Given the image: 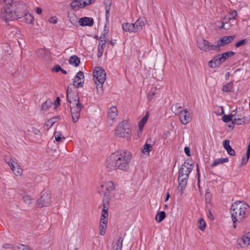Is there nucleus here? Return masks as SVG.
<instances>
[{"instance_id":"obj_1","label":"nucleus","mask_w":250,"mask_h":250,"mask_svg":"<svg viewBox=\"0 0 250 250\" xmlns=\"http://www.w3.org/2000/svg\"><path fill=\"white\" fill-rule=\"evenodd\" d=\"M131 159L132 154L129 151H116L108 157L106 167L109 171L117 169L126 170L129 168Z\"/></svg>"},{"instance_id":"obj_2","label":"nucleus","mask_w":250,"mask_h":250,"mask_svg":"<svg viewBox=\"0 0 250 250\" xmlns=\"http://www.w3.org/2000/svg\"><path fill=\"white\" fill-rule=\"evenodd\" d=\"M230 211L234 224L236 222H241L249 216L250 213V207L244 202L236 201L232 204Z\"/></svg>"},{"instance_id":"obj_3","label":"nucleus","mask_w":250,"mask_h":250,"mask_svg":"<svg viewBox=\"0 0 250 250\" xmlns=\"http://www.w3.org/2000/svg\"><path fill=\"white\" fill-rule=\"evenodd\" d=\"M70 86L67 90V98L70 103L71 115L73 123H77L80 117L81 112L83 108V105L80 101L77 94L70 91Z\"/></svg>"},{"instance_id":"obj_4","label":"nucleus","mask_w":250,"mask_h":250,"mask_svg":"<svg viewBox=\"0 0 250 250\" xmlns=\"http://www.w3.org/2000/svg\"><path fill=\"white\" fill-rule=\"evenodd\" d=\"M131 130L130 128V124L126 120H124L117 126L115 135L120 138H124L128 140L131 138Z\"/></svg>"},{"instance_id":"obj_5","label":"nucleus","mask_w":250,"mask_h":250,"mask_svg":"<svg viewBox=\"0 0 250 250\" xmlns=\"http://www.w3.org/2000/svg\"><path fill=\"white\" fill-rule=\"evenodd\" d=\"M20 10L15 11L10 7L4 8L1 13V17L6 21H12L21 17Z\"/></svg>"},{"instance_id":"obj_6","label":"nucleus","mask_w":250,"mask_h":250,"mask_svg":"<svg viewBox=\"0 0 250 250\" xmlns=\"http://www.w3.org/2000/svg\"><path fill=\"white\" fill-rule=\"evenodd\" d=\"M93 75L95 83L102 87L106 80V73L104 69L99 66L95 67L93 69Z\"/></svg>"},{"instance_id":"obj_7","label":"nucleus","mask_w":250,"mask_h":250,"mask_svg":"<svg viewBox=\"0 0 250 250\" xmlns=\"http://www.w3.org/2000/svg\"><path fill=\"white\" fill-rule=\"evenodd\" d=\"M4 160L10 167L14 174L17 176L22 175V169L16 161L10 157H6Z\"/></svg>"},{"instance_id":"obj_8","label":"nucleus","mask_w":250,"mask_h":250,"mask_svg":"<svg viewBox=\"0 0 250 250\" xmlns=\"http://www.w3.org/2000/svg\"><path fill=\"white\" fill-rule=\"evenodd\" d=\"M198 47L201 50L205 52L210 51H215V46L214 44H211L208 41L201 38L198 40L197 42Z\"/></svg>"},{"instance_id":"obj_9","label":"nucleus","mask_w":250,"mask_h":250,"mask_svg":"<svg viewBox=\"0 0 250 250\" xmlns=\"http://www.w3.org/2000/svg\"><path fill=\"white\" fill-rule=\"evenodd\" d=\"M92 2V0H72L70 3V7L72 9L77 11L89 5Z\"/></svg>"},{"instance_id":"obj_10","label":"nucleus","mask_w":250,"mask_h":250,"mask_svg":"<svg viewBox=\"0 0 250 250\" xmlns=\"http://www.w3.org/2000/svg\"><path fill=\"white\" fill-rule=\"evenodd\" d=\"M101 191L104 196L107 197L110 196V193L115 188L114 184L110 180L104 181L101 185Z\"/></svg>"},{"instance_id":"obj_11","label":"nucleus","mask_w":250,"mask_h":250,"mask_svg":"<svg viewBox=\"0 0 250 250\" xmlns=\"http://www.w3.org/2000/svg\"><path fill=\"white\" fill-rule=\"evenodd\" d=\"M193 168V164L186 162L181 166L179 170V175L184 177H188Z\"/></svg>"},{"instance_id":"obj_12","label":"nucleus","mask_w":250,"mask_h":250,"mask_svg":"<svg viewBox=\"0 0 250 250\" xmlns=\"http://www.w3.org/2000/svg\"><path fill=\"white\" fill-rule=\"evenodd\" d=\"M235 39L234 36H224L217 41L215 46V51L218 50L220 47H223L230 42H232Z\"/></svg>"},{"instance_id":"obj_13","label":"nucleus","mask_w":250,"mask_h":250,"mask_svg":"<svg viewBox=\"0 0 250 250\" xmlns=\"http://www.w3.org/2000/svg\"><path fill=\"white\" fill-rule=\"evenodd\" d=\"M51 203V197L50 194L48 192L43 193L41 198L38 200V206L39 207H47Z\"/></svg>"},{"instance_id":"obj_14","label":"nucleus","mask_w":250,"mask_h":250,"mask_svg":"<svg viewBox=\"0 0 250 250\" xmlns=\"http://www.w3.org/2000/svg\"><path fill=\"white\" fill-rule=\"evenodd\" d=\"M84 81V74L82 71H80L74 79L73 85L75 88L82 87L83 86Z\"/></svg>"},{"instance_id":"obj_15","label":"nucleus","mask_w":250,"mask_h":250,"mask_svg":"<svg viewBox=\"0 0 250 250\" xmlns=\"http://www.w3.org/2000/svg\"><path fill=\"white\" fill-rule=\"evenodd\" d=\"M180 116L181 123L184 125H186L191 121L189 110L186 109L185 110H181L176 112Z\"/></svg>"},{"instance_id":"obj_16","label":"nucleus","mask_w":250,"mask_h":250,"mask_svg":"<svg viewBox=\"0 0 250 250\" xmlns=\"http://www.w3.org/2000/svg\"><path fill=\"white\" fill-rule=\"evenodd\" d=\"M105 34H102L99 40V45H98V57H101L104 52V50L105 47V43H106V39L105 37Z\"/></svg>"},{"instance_id":"obj_17","label":"nucleus","mask_w":250,"mask_h":250,"mask_svg":"<svg viewBox=\"0 0 250 250\" xmlns=\"http://www.w3.org/2000/svg\"><path fill=\"white\" fill-rule=\"evenodd\" d=\"M146 22V20L145 18L140 17L134 23H133L136 33L142 30L145 26Z\"/></svg>"},{"instance_id":"obj_18","label":"nucleus","mask_w":250,"mask_h":250,"mask_svg":"<svg viewBox=\"0 0 250 250\" xmlns=\"http://www.w3.org/2000/svg\"><path fill=\"white\" fill-rule=\"evenodd\" d=\"M233 124L236 125H245L247 124L250 120L249 119L246 117H241L239 115L233 114Z\"/></svg>"},{"instance_id":"obj_19","label":"nucleus","mask_w":250,"mask_h":250,"mask_svg":"<svg viewBox=\"0 0 250 250\" xmlns=\"http://www.w3.org/2000/svg\"><path fill=\"white\" fill-rule=\"evenodd\" d=\"M188 177H184L183 176L179 175L178 182L179 186L178 187V190L180 191L181 193L182 194L187 184Z\"/></svg>"},{"instance_id":"obj_20","label":"nucleus","mask_w":250,"mask_h":250,"mask_svg":"<svg viewBox=\"0 0 250 250\" xmlns=\"http://www.w3.org/2000/svg\"><path fill=\"white\" fill-rule=\"evenodd\" d=\"M223 62L220 55L213 57L211 60L208 62V66L211 68H216L221 65Z\"/></svg>"},{"instance_id":"obj_21","label":"nucleus","mask_w":250,"mask_h":250,"mask_svg":"<svg viewBox=\"0 0 250 250\" xmlns=\"http://www.w3.org/2000/svg\"><path fill=\"white\" fill-rule=\"evenodd\" d=\"M118 113V109L115 106H112L109 108L107 111V119L110 120H115Z\"/></svg>"},{"instance_id":"obj_22","label":"nucleus","mask_w":250,"mask_h":250,"mask_svg":"<svg viewBox=\"0 0 250 250\" xmlns=\"http://www.w3.org/2000/svg\"><path fill=\"white\" fill-rule=\"evenodd\" d=\"M79 22L82 26H91L94 24V21L92 18L85 17L80 18Z\"/></svg>"},{"instance_id":"obj_23","label":"nucleus","mask_w":250,"mask_h":250,"mask_svg":"<svg viewBox=\"0 0 250 250\" xmlns=\"http://www.w3.org/2000/svg\"><path fill=\"white\" fill-rule=\"evenodd\" d=\"M122 28L125 32L136 33L134 24L133 23L128 22L124 23L122 24Z\"/></svg>"},{"instance_id":"obj_24","label":"nucleus","mask_w":250,"mask_h":250,"mask_svg":"<svg viewBox=\"0 0 250 250\" xmlns=\"http://www.w3.org/2000/svg\"><path fill=\"white\" fill-rule=\"evenodd\" d=\"M150 142L151 139H148L146 140V144L144 145L142 152L144 154L149 155V152L151 150L153 146L152 144H150Z\"/></svg>"},{"instance_id":"obj_25","label":"nucleus","mask_w":250,"mask_h":250,"mask_svg":"<svg viewBox=\"0 0 250 250\" xmlns=\"http://www.w3.org/2000/svg\"><path fill=\"white\" fill-rule=\"evenodd\" d=\"M160 90L159 88L156 87H153L151 88L147 94V99L150 102L151 101L155 95H156L159 93Z\"/></svg>"},{"instance_id":"obj_26","label":"nucleus","mask_w":250,"mask_h":250,"mask_svg":"<svg viewBox=\"0 0 250 250\" xmlns=\"http://www.w3.org/2000/svg\"><path fill=\"white\" fill-rule=\"evenodd\" d=\"M69 63L74 67H77L80 63V60L77 56L73 55L69 59Z\"/></svg>"},{"instance_id":"obj_27","label":"nucleus","mask_w":250,"mask_h":250,"mask_svg":"<svg viewBox=\"0 0 250 250\" xmlns=\"http://www.w3.org/2000/svg\"><path fill=\"white\" fill-rule=\"evenodd\" d=\"M123 238L119 237L117 241L113 244L111 250H122Z\"/></svg>"},{"instance_id":"obj_28","label":"nucleus","mask_w":250,"mask_h":250,"mask_svg":"<svg viewBox=\"0 0 250 250\" xmlns=\"http://www.w3.org/2000/svg\"><path fill=\"white\" fill-rule=\"evenodd\" d=\"M149 113L147 112L146 115L141 119V120L139 122L138 126L139 128V130L140 132L142 131L143 129L144 126L146 124L148 117H149Z\"/></svg>"},{"instance_id":"obj_29","label":"nucleus","mask_w":250,"mask_h":250,"mask_svg":"<svg viewBox=\"0 0 250 250\" xmlns=\"http://www.w3.org/2000/svg\"><path fill=\"white\" fill-rule=\"evenodd\" d=\"M228 161H229V159L228 158L216 159L213 161L212 164L211 165V167H214L219 165L225 163H227Z\"/></svg>"},{"instance_id":"obj_30","label":"nucleus","mask_w":250,"mask_h":250,"mask_svg":"<svg viewBox=\"0 0 250 250\" xmlns=\"http://www.w3.org/2000/svg\"><path fill=\"white\" fill-rule=\"evenodd\" d=\"M55 140L58 143H61L64 141L65 138L63 137L62 133L60 131H56L54 134Z\"/></svg>"},{"instance_id":"obj_31","label":"nucleus","mask_w":250,"mask_h":250,"mask_svg":"<svg viewBox=\"0 0 250 250\" xmlns=\"http://www.w3.org/2000/svg\"><path fill=\"white\" fill-rule=\"evenodd\" d=\"M24 16L25 20L26 23L29 24H32L34 22V17L33 16L29 13L25 12L24 13Z\"/></svg>"},{"instance_id":"obj_32","label":"nucleus","mask_w":250,"mask_h":250,"mask_svg":"<svg viewBox=\"0 0 250 250\" xmlns=\"http://www.w3.org/2000/svg\"><path fill=\"white\" fill-rule=\"evenodd\" d=\"M166 217V213L164 211L158 212L155 216V220L158 223L162 222Z\"/></svg>"},{"instance_id":"obj_33","label":"nucleus","mask_w":250,"mask_h":250,"mask_svg":"<svg viewBox=\"0 0 250 250\" xmlns=\"http://www.w3.org/2000/svg\"><path fill=\"white\" fill-rule=\"evenodd\" d=\"M233 87V83H229L224 85L222 88L224 92H230L232 91Z\"/></svg>"},{"instance_id":"obj_34","label":"nucleus","mask_w":250,"mask_h":250,"mask_svg":"<svg viewBox=\"0 0 250 250\" xmlns=\"http://www.w3.org/2000/svg\"><path fill=\"white\" fill-rule=\"evenodd\" d=\"M243 244L246 245H250V231L246 233L241 238Z\"/></svg>"},{"instance_id":"obj_35","label":"nucleus","mask_w":250,"mask_h":250,"mask_svg":"<svg viewBox=\"0 0 250 250\" xmlns=\"http://www.w3.org/2000/svg\"><path fill=\"white\" fill-rule=\"evenodd\" d=\"M234 54V52L232 51H229L227 52L224 53L222 54H220L222 60H223V62H224L227 59L229 58L231 56H233Z\"/></svg>"},{"instance_id":"obj_36","label":"nucleus","mask_w":250,"mask_h":250,"mask_svg":"<svg viewBox=\"0 0 250 250\" xmlns=\"http://www.w3.org/2000/svg\"><path fill=\"white\" fill-rule=\"evenodd\" d=\"M13 250H32L29 247L21 244L18 246H14Z\"/></svg>"},{"instance_id":"obj_37","label":"nucleus","mask_w":250,"mask_h":250,"mask_svg":"<svg viewBox=\"0 0 250 250\" xmlns=\"http://www.w3.org/2000/svg\"><path fill=\"white\" fill-rule=\"evenodd\" d=\"M233 114H231L230 115H225L222 117V120L223 122L225 123H228L230 121H232L233 122Z\"/></svg>"},{"instance_id":"obj_38","label":"nucleus","mask_w":250,"mask_h":250,"mask_svg":"<svg viewBox=\"0 0 250 250\" xmlns=\"http://www.w3.org/2000/svg\"><path fill=\"white\" fill-rule=\"evenodd\" d=\"M53 104V103L50 100H48L46 101L42 105V110H46L48 108L50 107L52 104Z\"/></svg>"},{"instance_id":"obj_39","label":"nucleus","mask_w":250,"mask_h":250,"mask_svg":"<svg viewBox=\"0 0 250 250\" xmlns=\"http://www.w3.org/2000/svg\"><path fill=\"white\" fill-rule=\"evenodd\" d=\"M47 53V51L44 49L41 48L38 50L37 51V54L38 57L41 58H43L45 56Z\"/></svg>"},{"instance_id":"obj_40","label":"nucleus","mask_w":250,"mask_h":250,"mask_svg":"<svg viewBox=\"0 0 250 250\" xmlns=\"http://www.w3.org/2000/svg\"><path fill=\"white\" fill-rule=\"evenodd\" d=\"M107 228V225H104L100 224L99 229H100V234L101 235H104L105 233L106 230Z\"/></svg>"},{"instance_id":"obj_41","label":"nucleus","mask_w":250,"mask_h":250,"mask_svg":"<svg viewBox=\"0 0 250 250\" xmlns=\"http://www.w3.org/2000/svg\"><path fill=\"white\" fill-rule=\"evenodd\" d=\"M199 225L198 226V228L200 229H201V230H204L205 229V228H206V223L205 222V221H204V220H203V219H200L199 220Z\"/></svg>"},{"instance_id":"obj_42","label":"nucleus","mask_w":250,"mask_h":250,"mask_svg":"<svg viewBox=\"0 0 250 250\" xmlns=\"http://www.w3.org/2000/svg\"><path fill=\"white\" fill-rule=\"evenodd\" d=\"M23 200L25 203L30 205L32 203V199L31 197L27 195H25L23 197Z\"/></svg>"},{"instance_id":"obj_43","label":"nucleus","mask_w":250,"mask_h":250,"mask_svg":"<svg viewBox=\"0 0 250 250\" xmlns=\"http://www.w3.org/2000/svg\"><path fill=\"white\" fill-rule=\"evenodd\" d=\"M248 41L247 39H243L239 41L235 44V47H239L247 43Z\"/></svg>"},{"instance_id":"obj_44","label":"nucleus","mask_w":250,"mask_h":250,"mask_svg":"<svg viewBox=\"0 0 250 250\" xmlns=\"http://www.w3.org/2000/svg\"><path fill=\"white\" fill-rule=\"evenodd\" d=\"M250 157V155L245 154V155L242 159L241 165H246L247 163V162H248Z\"/></svg>"},{"instance_id":"obj_45","label":"nucleus","mask_w":250,"mask_h":250,"mask_svg":"<svg viewBox=\"0 0 250 250\" xmlns=\"http://www.w3.org/2000/svg\"><path fill=\"white\" fill-rule=\"evenodd\" d=\"M217 114L221 115L224 114V108L222 106H217L216 107V111H215Z\"/></svg>"},{"instance_id":"obj_46","label":"nucleus","mask_w":250,"mask_h":250,"mask_svg":"<svg viewBox=\"0 0 250 250\" xmlns=\"http://www.w3.org/2000/svg\"><path fill=\"white\" fill-rule=\"evenodd\" d=\"M56 118H51L47 121V122L46 123V125L47 126H52L56 122Z\"/></svg>"},{"instance_id":"obj_47","label":"nucleus","mask_w":250,"mask_h":250,"mask_svg":"<svg viewBox=\"0 0 250 250\" xmlns=\"http://www.w3.org/2000/svg\"><path fill=\"white\" fill-rule=\"evenodd\" d=\"M108 211L107 209H105L104 208H103L101 218H107L108 217Z\"/></svg>"},{"instance_id":"obj_48","label":"nucleus","mask_w":250,"mask_h":250,"mask_svg":"<svg viewBox=\"0 0 250 250\" xmlns=\"http://www.w3.org/2000/svg\"><path fill=\"white\" fill-rule=\"evenodd\" d=\"M223 145L225 149H227V148H229L231 147L229 145V141L228 140H225L223 141Z\"/></svg>"},{"instance_id":"obj_49","label":"nucleus","mask_w":250,"mask_h":250,"mask_svg":"<svg viewBox=\"0 0 250 250\" xmlns=\"http://www.w3.org/2000/svg\"><path fill=\"white\" fill-rule=\"evenodd\" d=\"M237 13L236 10L232 11L230 13V15L231 17L229 18V20H234L235 17L237 16Z\"/></svg>"},{"instance_id":"obj_50","label":"nucleus","mask_w":250,"mask_h":250,"mask_svg":"<svg viewBox=\"0 0 250 250\" xmlns=\"http://www.w3.org/2000/svg\"><path fill=\"white\" fill-rule=\"evenodd\" d=\"M228 152V153L230 155H231V156H234L235 155V151L233 149H232L231 148V147H230L229 148H227V149H226Z\"/></svg>"},{"instance_id":"obj_51","label":"nucleus","mask_w":250,"mask_h":250,"mask_svg":"<svg viewBox=\"0 0 250 250\" xmlns=\"http://www.w3.org/2000/svg\"><path fill=\"white\" fill-rule=\"evenodd\" d=\"M48 21L51 23L55 24L57 22V18L55 16L52 17L49 19Z\"/></svg>"},{"instance_id":"obj_52","label":"nucleus","mask_w":250,"mask_h":250,"mask_svg":"<svg viewBox=\"0 0 250 250\" xmlns=\"http://www.w3.org/2000/svg\"><path fill=\"white\" fill-rule=\"evenodd\" d=\"M62 70V67L59 65H56L53 68L52 71L55 72H58Z\"/></svg>"},{"instance_id":"obj_53","label":"nucleus","mask_w":250,"mask_h":250,"mask_svg":"<svg viewBox=\"0 0 250 250\" xmlns=\"http://www.w3.org/2000/svg\"><path fill=\"white\" fill-rule=\"evenodd\" d=\"M107 222H108L107 218H101L100 224H104V225H107Z\"/></svg>"},{"instance_id":"obj_54","label":"nucleus","mask_w":250,"mask_h":250,"mask_svg":"<svg viewBox=\"0 0 250 250\" xmlns=\"http://www.w3.org/2000/svg\"><path fill=\"white\" fill-rule=\"evenodd\" d=\"M104 2L105 5V9H106L107 7L110 8L111 4V0H104Z\"/></svg>"},{"instance_id":"obj_55","label":"nucleus","mask_w":250,"mask_h":250,"mask_svg":"<svg viewBox=\"0 0 250 250\" xmlns=\"http://www.w3.org/2000/svg\"><path fill=\"white\" fill-rule=\"evenodd\" d=\"M60 98L59 97H58L56 99V100L54 102V108H57L59 105H60Z\"/></svg>"},{"instance_id":"obj_56","label":"nucleus","mask_w":250,"mask_h":250,"mask_svg":"<svg viewBox=\"0 0 250 250\" xmlns=\"http://www.w3.org/2000/svg\"><path fill=\"white\" fill-rule=\"evenodd\" d=\"M184 152L188 156H190V149L188 147L186 146L185 147Z\"/></svg>"},{"instance_id":"obj_57","label":"nucleus","mask_w":250,"mask_h":250,"mask_svg":"<svg viewBox=\"0 0 250 250\" xmlns=\"http://www.w3.org/2000/svg\"><path fill=\"white\" fill-rule=\"evenodd\" d=\"M32 131L34 134L35 135H40V131L39 129L36 128H32Z\"/></svg>"},{"instance_id":"obj_58","label":"nucleus","mask_w":250,"mask_h":250,"mask_svg":"<svg viewBox=\"0 0 250 250\" xmlns=\"http://www.w3.org/2000/svg\"><path fill=\"white\" fill-rule=\"evenodd\" d=\"M3 247L4 248V249H11L12 250H13V248L14 247H13L10 244H4L3 245Z\"/></svg>"},{"instance_id":"obj_59","label":"nucleus","mask_w":250,"mask_h":250,"mask_svg":"<svg viewBox=\"0 0 250 250\" xmlns=\"http://www.w3.org/2000/svg\"><path fill=\"white\" fill-rule=\"evenodd\" d=\"M42 9L40 7H37L36 9V12L38 15H41L42 13Z\"/></svg>"},{"instance_id":"obj_60","label":"nucleus","mask_w":250,"mask_h":250,"mask_svg":"<svg viewBox=\"0 0 250 250\" xmlns=\"http://www.w3.org/2000/svg\"><path fill=\"white\" fill-rule=\"evenodd\" d=\"M106 11V18L107 19L109 17V11H110V8L109 7H107L106 9H105Z\"/></svg>"},{"instance_id":"obj_61","label":"nucleus","mask_w":250,"mask_h":250,"mask_svg":"<svg viewBox=\"0 0 250 250\" xmlns=\"http://www.w3.org/2000/svg\"><path fill=\"white\" fill-rule=\"evenodd\" d=\"M179 107H180L179 106V104H175V105H173V106H172V110H174V109H175V108H179Z\"/></svg>"},{"instance_id":"obj_62","label":"nucleus","mask_w":250,"mask_h":250,"mask_svg":"<svg viewBox=\"0 0 250 250\" xmlns=\"http://www.w3.org/2000/svg\"><path fill=\"white\" fill-rule=\"evenodd\" d=\"M246 154L250 155V144L248 147Z\"/></svg>"},{"instance_id":"obj_63","label":"nucleus","mask_w":250,"mask_h":250,"mask_svg":"<svg viewBox=\"0 0 250 250\" xmlns=\"http://www.w3.org/2000/svg\"><path fill=\"white\" fill-rule=\"evenodd\" d=\"M3 1L6 3V4H10L13 0H3Z\"/></svg>"},{"instance_id":"obj_64","label":"nucleus","mask_w":250,"mask_h":250,"mask_svg":"<svg viewBox=\"0 0 250 250\" xmlns=\"http://www.w3.org/2000/svg\"><path fill=\"white\" fill-rule=\"evenodd\" d=\"M169 197H170L169 193H167V196H166V198L165 199V201L166 202H167L168 201V200L169 199Z\"/></svg>"}]
</instances>
